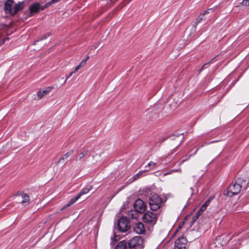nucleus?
Returning a JSON list of instances; mask_svg holds the SVG:
<instances>
[{
  "instance_id": "obj_30",
  "label": "nucleus",
  "mask_w": 249,
  "mask_h": 249,
  "mask_svg": "<svg viewBox=\"0 0 249 249\" xmlns=\"http://www.w3.org/2000/svg\"><path fill=\"white\" fill-rule=\"evenodd\" d=\"M60 0H52L51 1V3L52 4V3H55V2H58Z\"/></svg>"
},
{
  "instance_id": "obj_27",
  "label": "nucleus",
  "mask_w": 249,
  "mask_h": 249,
  "mask_svg": "<svg viewBox=\"0 0 249 249\" xmlns=\"http://www.w3.org/2000/svg\"><path fill=\"white\" fill-rule=\"evenodd\" d=\"M210 11H213V9L211 8V9H208V10H206L203 14L204 15H205L206 14H208L210 13Z\"/></svg>"
},
{
  "instance_id": "obj_7",
  "label": "nucleus",
  "mask_w": 249,
  "mask_h": 249,
  "mask_svg": "<svg viewBox=\"0 0 249 249\" xmlns=\"http://www.w3.org/2000/svg\"><path fill=\"white\" fill-rule=\"evenodd\" d=\"M134 207L136 211L140 213L144 212L146 208L143 201L140 199H138L135 201L134 204Z\"/></svg>"
},
{
  "instance_id": "obj_24",
  "label": "nucleus",
  "mask_w": 249,
  "mask_h": 249,
  "mask_svg": "<svg viewBox=\"0 0 249 249\" xmlns=\"http://www.w3.org/2000/svg\"><path fill=\"white\" fill-rule=\"evenodd\" d=\"M208 205L209 202H205V203L201 206L199 211L202 213L207 209Z\"/></svg>"
},
{
  "instance_id": "obj_14",
  "label": "nucleus",
  "mask_w": 249,
  "mask_h": 249,
  "mask_svg": "<svg viewBox=\"0 0 249 249\" xmlns=\"http://www.w3.org/2000/svg\"><path fill=\"white\" fill-rule=\"evenodd\" d=\"M73 153V151L71 150L67 153H66L65 155H64L57 161V163L59 162H61L62 161H64L67 160Z\"/></svg>"
},
{
  "instance_id": "obj_11",
  "label": "nucleus",
  "mask_w": 249,
  "mask_h": 249,
  "mask_svg": "<svg viewBox=\"0 0 249 249\" xmlns=\"http://www.w3.org/2000/svg\"><path fill=\"white\" fill-rule=\"evenodd\" d=\"M40 4L36 3L32 5L30 7V11L31 15L38 12L40 9Z\"/></svg>"
},
{
  "instance_id": "obj_9",
  "label": "nucleus",
  "mask_w": 249,
  "mask_h": 249,
  "mask_svg": "<svg viewBox=\"0 0 249 249\" xmlns=\"http://www.w3.org/2000/svg\"><path fill=\"white\" fill-rule=\"evenodd\" d=\"M53 89L52 87H48L45 89H40L37 92V98L38 100L41 99L44 96L47 95Z\"/></svg>"
},
{
  "instance_id": "obj_10",
  "label": "nucleus",
  "mask_w": 249,
  "mask_h": 249,
  "mask_svg": "<svg viewBox=\"0 0 249 249\" xmlns=\"http://www.w3.org/2000/svg\"><path fill=\"white\" fill-rule=\"evenodd\" d=\"M134 231L139 234L142 233L144 231V225L142 223L139 222L134 227Z\"/></svg>"
},
{
  "instance_id": "obj_29",
  "label": "nucleus",
  "mask_w": 249,
  "mask_h": 249,
  "mask_svg": "<svg viewBox=\"0 0 249 249\" xmlns=\"http://www.w3.org/2000/svg\"><path fill=\"white\" fill-rule=\"evenodd\" d=\"M51 4H52V3H51V2H49L47 3H46V4L45 5L44 7H43V8H41V9H42V10H43V9H44V8L48 7L49 6H50Z\"/></svg>"
},
{
  "instance_id": "obj_23",
  "label": "nucleus",
  "mask_w": 249,
  "mask_h": 249,
  "mask_svg": "<svg viewBox=\"0 0 249 249\" xmlns=\"http://www.w3.org/2000/svg\"><path fill=\"white\" fill-rule=\"evenodd\" d=\"M138 214L137 211H131L129 213V216L131 218L136 219L138 217Z\"/></svg>"
},
{
  "instance_id": "obj_2",
  "label": "nucleus",
  "mask_w": 249,
  "mask_h": 249,
  "mask_svg": "<svg viewBox=\"0 0 249 249\" xmlns=\"http://www.w3.org/2000/svg\"><path fill=\"white\" fill-rule=\"evenodd\" d=\"M149 204L152 211H157L163 204L162 198L157 194L152 195L149 198Z\"/></svg>"
},
{
  "instance_id": "obj_22",
  "label": "nucleus",
  "mask_w": 249,
  "mask_h": 249,
  "mask_svg": "<svg viewBox=\"0 0 249 249\" xmlns=\"http://www.w3.org/2000/svg\"><path fill=\"white\" fill-rule=\"evenodd\" d=\"M156 165V163L155 162H154L153 161H150L149 162L147 165H146L145 167L147 168V169H146L145 170L149 171L152 169L153 168V167Z\"/></svg>"
},
{
  "instance_id": "obj_19",
  "label": "nucleus",
  "mask_w": 249,
  "mask_h": 249,
  "mask_svg": "<svg viewBox=\"0 0 249 249\" xmlns=\"http://www.w3.org/2000/svg\"><path fill=\"white\" fill-rule=\"evenodd\" d=\"M147 171V170H143V171H139L137 174H136L133 177V180H136L138 178H139L140 177H142L143 176V174L145 173H146Z\"/></svg>"
},
{
  "instance_id": "obj_6",
  "label": "nucleus",
  "mask_w": 249,
  "mask_h": 249,
  "mask_svg": "<svg viewBox=\"0 0 249 249\" xmlns=\"http://www.w3.org/2000/svg\"><path fill=\"white\" fill-rule=\"evenodd\" d=\"M241 186L237 182L231 184L229 187L227 192H224V195L229 197L238 194L241 191Z\"/></svg>"
},
{
  "instance_id": "obj_15",
  "label": "nucleus",
  "mask_w": 249,
  "mask_h": 249,
  "mask_svg": "<svg viewBox=\"0 0 249 249\" xmlns=\"http://www.w3.org/2000/svg\"><path fill=\"white\" fill-rule=\"evenodd\" d=\"M79 198L80 197L78 195L72 198L70 201L64 207V208H66L67 207L70 206L71 205L75 203Z\"/></svg>"
},
{
  "instance_id": "obj_3",
  "label": "nucleus",
  "mask_w": 249,
  "mask_h": 249,
  "mask_svg": "<svg viewBox=\"0 0 249 249\" xmlns=\"http://www.w3.org/2000/svg\"><path fill=\"white\" fill-rule=\"evenodd\" d=\"M128 247L131 249H141L143 247V240L140 236H136L128 242Z\"/></svg>"
},
{
  "instance_id": "obj_5",
  "label": "nucleus",
  "mask_w": 249,
  "mask_h": 249,
  "mask_svg": "<svg viewBox=\"0 0 249 249\" xmlns=\"http://www.w3.org/2000/svg\"><path fill=\"white\" fill-rule=\"evenodd\" d=\"M142 219L145 223L150 225H154L157 220V214L152 212L148 211L143 214Z\"/></svg>"
},
{
  "instance_id": "obj_31",
  "label": "nucleus",
  "mask_w": 249,
  "mask_h": 249,
  "mask_svg": "<svg viewBox=\"0 0 249 249\" xmlns=\"http://www.w3.org/2000/svg\"><path fill=\"white\" fill-rule=\"evenodd\" d=\"M211 201V198H209L208 200H207L206 202H209V204H210V202Z\"/></svg>"
},
{
  "instance_id": "obj_32",
  "label": "nucleus",
  "mask_w": 249,
  "mask_h": 249,
  "mask_svg": "<svg viewBox=\"0 0 249 249\" xmlns=\"http://www.w3.org/2000/svg\"><path fill=\"white\" fill-rule=\"evenodd\" d=\"M208 64V63H206V64H205L203 65V68H204V67H205V66H206Z\"/></svg>"
},
{
  "instance_id": "obj_33",
  "label": "nucleus",
  "mask_w": 249,
  "mask_h": 249,
  "mask_svg": "<svg viewBox=\"0 0 249 249\" xmlns=\"http://www.w3.org/2000/svg\"><path fill=\"white\" fill-rule=\"evenodd\" d=\"M170 174V173H165V174H164V176H166V175H168V174Z\"/></svg>"
},
{
  "instance_id": "obj_1",
  "label": "nucleus",
  "mask_w": 249,
  "mask_h": 249,
  "mask_svg": "<svg viewBox=\"0 0 249 249\" xmlns=\"http://www.w3.org/2000/svg\"><path fill=\"white\" fill-rule=\"evenodd\" d=\"M24 7L23 2L16 3L13 0H7L4 4V10L6 13L11 15H16Z\"/></svg>"
},
{
  "instance_id": "obj_20",
  "label": "nucleus",
  "mask_w": 249,
  "mask_h": 249,
  "mask_svg": "<svg viewBox=\"0 0 249 249\" xmlns=\"http://www.w3.org/2000/svg\"><path fill=\"white\" fill-rule=\"evenodd\" d=\"M92 189V187H90L89 188H86L83 189L78 195L80 197L82 195L86 194L89 192V191Z\"/></svg>"
},
{
  "instance_id": "obj_4",
  "label": "nucleus",
  "mask_w": 249,
  "mask_h": 249,
  "mask_svg": "<svg viewBox=\"0 0 249 249\" xmlns=\"http://www.w3.org/2000/svg\"><path fill=\"white\" fill-rule=\"evenodd\" d=\"M117 227L120 232H124L127 231L130 226L127 219L126 217H122L119 219Z\"/></svg>"
},
{
  "instance_id": "obj_36",
  "label": "nucleus",
  "mask_w": 249,
  "mask_h": 249,
  "mask_svg": "<svg viewBox=\"0 0 249 249\" xmlns=\"http://www.w3.org/2000/svg\"><path fill=\"white\" fill-rule=\"evenodd\" d=\"M181 225H180L179 227V228H181Z\"/></svg>"
},
{
  "instance_id": "obj_12",
  "label": "nucleus",
  "mask_w": 249,
  "mask_h": 249,
  "mask_svg": "<svg viewBox=\"0 0 249 249\" xmlns=\"http://www.w3.org/2000/svg\"><path fill=\"white\" fill-rule=\"evenodd\" d=\"M222 238L221 237L216 238L213 242V245L214 246V249H221L223 245L221 244V241Z\"/></svg>"
},
{
  "instance_id": "obj_26",
  "label": "nucleus",
  "mask_w": 249,
  "mask_h": 249,
  "mask_svg": "<svg viewBox=\"0 0 249 249\" xmlns=\"http://www.w3.org/2000/svg\"><path fill=\"white\" fill-rule=\"evenodd\" d=\"M241 4L245 6H249V0H243Z\"/></svg>"
},
{
  "instance_id": "obj_35",
  "label": "nucleus",
  "mask_w": 249,
  "mask_h": 249,
  "mask_svg": "<svg viewBox=\"0 0 249 249\" xmlns=\"http://www.w3.org/2000/svg\"><path fill=\"white\" fill-rule=\"evenodd\" d=\"M237 181L239 183L240 182V180H237Z\"/></svg>"
},
{
  "instance_id": "obj_28",
  "label": "nucleus",
  "mask_w": 249,
  "mask_h": 249,
  "mask_svg": "<svg viewBox=\"0 0 249 249\" xmlns=\"http://www.w3.org/2000/svg\"><path fill=\"white\" fill-rule=\"evenodd\" d=\"M76 71H72L68 75V76L67 77L66 79V81L67 80V79L70 78L73 73H74L75 72H76Z\"/></svg>"
},
{
  "instance_id": "obj_34",
  "label": "nucleus",
  "mask_w": 249,
  "mask_h": 249,
  "mask_svg": "<svg viewBox=\"0 0 249 249\" xmlns=\"http://www.w3.org/2000/svg\"><path fill=\"white\" fill-rule=\"evenodd\" d=\"M214 58L212 59V60L208 63H210L212 62V61L213 60Z\"/></svg>"
},
{
  "instance_id": "obj_18",
  "label": "nucleus",
  "mask_w": 249,
  "mask_h": 249,
  "mask_svg": "<svg viewBox=\"0 0 249 249\" xmlns=\"http://www.w3.org/2000/svg\"><path fill=\"white\" fill-rule=\"evenodd\" d=\"M206 18H205V15L202 13L200 14V15L197 17L196 19V21L195 22V26H196L198 23H200L202 21L205 20Z\"/></svg>"
},
{
  "instance_id": "obj_13",
  "label": "nucleus",
  "mask_w": 249,
  "mask_h": 249,
  "mask_svg": "<svg viewBox=\"0 0 249 249\" xmlns=\"http://www.w3.org/2000/svg\"><path fill=\"white\" fill-rule=\"evenodd\" d=\"M127 245L125 241H122L116 246L115 249H127Z\"/></svg>"
},
{
  "instance_id": "obj_8",
  "label": "nucleus",
  "mask_w": 249,
  "mask_h": 249,
  "mask_svg": "<svg viewBox=\"0 0 249 249\" xmlns=\"http://www.w3.org/2000/svg\"><path fill=\"white\" fill-rule=\"evenodd\" d=\"M187 240L183 237H180L175 242V249H185Z\"/></svg>"
},
{
  "instance_id": "obj_25",
  "label": "nucleus",
  "mask_w": 249,
  "mask_h": 249,
  "mask_svg": "<svg viewBox=\"0 0 249 249\" xmlns=\"http://www.w3.org/2000/svg\"><path fill=\"white\" fill-rule=\"evenodd\" d=\"M87 154V151L80 153L78 156V160H81Z\"/></svg>"
},
{
  "instance_id": "obj_16",
  "label": "nucleus",
  "mask_w": 249,
  "mask_h": 249,
  "mask_svg": "<svg viewBox=\"0 0 249 249\" xmlns=\"http://www.w3.org/2000/svg\"><path fill=\"white\" fill-rule=\"evenodd\" d=\"M22 200L21 203L24 205H26L29 203L30 198L29 196L26 194L22 195Z\"/></svg>"
},
{
  "instance_id": "obj_17",
  "label": "nucleus",
  "mask_w": 249,
  "mask_h": 249,
  "mask_svg": "<svg viewBox=\"0 0 249 249\" xmlns=\"http://www.w3.org/2000/svg\"><path fill=\"white\" fill-rule=\"evenodd\" d=\"M89 56H88L85 60H82L80 63L77 65L75 68V71H77L81 68L84 66L86 63L87 60L89 59Z\"/></svg>"
},
{
  "instance_id": "obj_21",
  "label": "nucleus",
  "mask_w": 249,
  "mask_h": 249,
  "mask_svg": "<svg viewBox=\"0 0 249 249\" xmlns=\"http://www.w3.org/2000/svg\"><path fill=\"white\" fill-rule=\"evenodd\" d=\"M202 214V213L198 211L196 212V215L192 218V224H193L198 218L199 216Z\"/></svg>"
}]
</instances>
